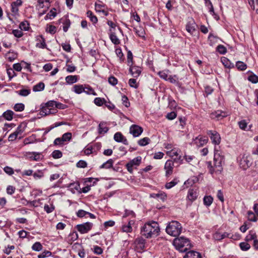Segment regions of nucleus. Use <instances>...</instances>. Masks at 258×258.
I'll list each match as a JSON object with an SVG mask.
<instances>
[{
	"mask_svg": "<svg viewBox=\"0 0 258 258\" xmlns=\"http://www.w3.org/2000/svg\"><path fill=\"white\" fill-rule=\"evenodd\" d=\"M159 232V224L155 221L145 224L141 229L142 234L147 238L158 236Z\"/></svg>",
	"mask_w": 258,
	"mask_h": 258,
	"instance_id": "obj_1",
	"label": "nucleus"
},
{
	"mask_svg": "<svg viewBox=\"0 0 258 258\" xmlns=\"http://www.w3.org/2000/svg\"><path fill=\"white\" fill-rule=\"evenodd\" d=\"M224 162L223 156L219 154L215 153L213 162H207L208 168L211 174L214 173H220L223 170L222 164Z\"/></svg>",
	"mask_w": 258,
	"mask_h": 258,
	"instance_id": "obj_2",
	"label": "nucleus"
},
{
	"mask_svg": "<svg viewBox=\"0 0 258 258\" xmlns=\"http://www.w3.org/2000/svg\"><path fill=\"white\" fill-rule=\"evenodd\" d=\"M173 244L176 248L180 252H185L191 247L188 239L182 236L174 239Z\"/></svg>",
	"mask_w": 258,
	"mask_h": 258,
	"instance_id": "obj_3",
	"label": "nucleus"
},
{
	"mask_svg": "<svg viewBox=\"0 0 258 258\" xmlns=\"http://www.w3.org/2000/svg\"><path fill=\"white\" fill-rule=\"evenodd\" d=\"M181 230V224L176 221H172L169 222L166 228V233L173 237L178 236L180 234Z\"/></svg>",
	"mask_w": 258,
	"mask_h": 258,
	"instance_id": "obj_4",
	"label": "nucleus"
},
{
	"mask_svg": "<svg viewBox=\"0 0 258 258\" xmlns=\"http://www.w3.org/2000/svg\"><path fill=\"white\" fill-rule=\"evenodd\" d=\"M22 0H16L12 3L11 5V13L8 14V17L10 20L13 21V17L17 18L19 16V8L22 5Z\"/></svg>",
	"mask_w": 258,
	"mask_h": 258,
	"instance_id": "obj_5",
	"label": "nucleus"
},
{
	"mask_svg": "<svg viewBox=\"0 0 258 258\" xmlns=\"http://www.w3.org/2000/svg\"><path fill=\"white\" fill-rule=\"evenodd\" d=\"M93 227V223L91 222H86L82 224L77 225L76 228L78 231L82 234L87 233Z\"/></svg>",
	"mask_w": 258,
	"mask_h": 258,
	"instance_id": "obj_6",
	"label": "nucleus"
},
{
	"mask_svg": "<svg viewBox=\"0 0 258 258\" xmlns=\"http://www.w3.org/2000/svg\"><path fill=\"white\" fill-rule=\"evenodd\" d=\"M50 0H38V5L37 8L38 10L44 9L39 12V15H43L50 6Z\"/></svg>",
	"mask_w": 258,
	"mask_h": 258,
	"instance_id": "obj_7",
	"label": "nucleus"
},
{
	"mask_svg": "<svg viewBox=\"0 0 258 258\" xmlns=\"http://www.w3.org/2000/svg\"><path fill=\"white\" fill-rule=\"evenodd\" d=\"M207 134L209 136L212 142L215 145H219L221 142L219 134L215 131H208Z\"/></svg>",
	"mask_w": 258,
	"mask_h": 258,
	"instance_id": "obj_8",
	"label": "nucleus"
},
{
	"mask_svg": "<svg viewBox=\"0 0 258 258\" xmlns=\"http://www.w3.org/2000/svg\"><path fill=\"white\" fill-rule=\"evenodd\" d=\"M141 159L140 156H138L126 164V167L130 173H133L134 166H139L140 164Z\"/></svg>",
	"mask_w": 258,
	"mask_h": 258,
	"instance_id": "obj_9",
	"label": "nucleus"
},
{
	"mask_svg": "<svg viewBox=\"0 0 258 258\" xmlns=\"http://www.w3.org/2000/svg\"><path fill=\"white\" fill-rule=\"evenodd\" d=\"M174 162L171 160H167L164 165L166 176L168 177L172 174Z\"/></svg>",
	"mask_w": 258,
	"mask_h": 258,
	"instance_id": "obj_10",
	"label": "nucleus"
},
{
	"mask_svg": "<svg viewBox=\"0 0 258 258\" xmlns=\"http://www.w3.org/2000/svg\"><path fill=\"white\" fill-rule=\"evenodd\" d=\"M143 130L142 127L138 125H132L130 129V132L134 137H139L143 132Z\"/></svg>",
	"mask_w": 258,
	"mask_h": 258,
	"instance_id": "obj_11",
	"label": "nucleus"
},
{
	"mask_svg": "<svg viewBox=\"0 0 258 258\" xmlns=\"http://www.w3.org/2000/svg\"><path fill=\"white\" fill-rule=\"evenodd\" d=\"M198 196V192L197 189L190 188L188 190L187 198L191 202L195 201Z\"/></svg>",
	"mask_w": 258,
	"mask_h": 258,
	"instance_id": "obj_12",
	"label": "nucleus"
},
{
	"mask_svg": "<svg viewBox=\"0 0 258 258\" xmlns=\"http://www.w3.org/2000/svg\"><path fill=\"white\" fill-rule=\"evenodd\" d=\"M57 112V109L48 108L46 106L42 107L40 111V114L42 116H45L46 115L50 114H54Z\"/></svg>",
	"mask_w": 258,
	"mask_h": 258,
	"instance_id": "obj_13",
	"label": "nucleus"
},
{
	"mask_svg": "<svg viewBox=\"0 0 258 258\" xmlns=\"http://www.w3.org/2000/svg\"><path fill=\"white\" fill-rule=\"evenodd\" d=\"M35 41V46L36 47L39 48H44L46 47L45 39L41 35L37 36L36 37Z\"/></svg>",
	"mask_w": 258,
	"mask_h": 258,
	"instance_id": "obj_14",
	"label": "nucleus"
},
{
	"mask_svg": "<svg viewBox=\"0 0 258 258\" xmlns=\"http://www.w3.org/2000/svg\"><path fill=\"white\" fill-rule=\"evenodd\" d=\"M227 113L225 112L217 111L212 113L210 114V117L212 119H217V120H220L227 116Z\"/></svg>",
	"mask_w": 258,
	"mask_h": 258,
	"instance_id": "obj_15",
	"label": "nucleus"
},
{
	"mask_svg": "<svg viewBox=\"0 0 258 258\" xmlns=\"http://www.w3.org/2000/svg\"><path fill=\"white\" fill-rule=\"evenodd\" d=\"M239 164L241 168L243 169H246L250 166L251 162L247 156L245 157L243 156L240 159Z\"/></svg>",
	"mask_w": 258,
	"mask_h": 258,
	"instance_id": "obj_16",
	"label": "nucleus"
},
{
	"mask_svg": "<svg viewBox=\"0 0 258 258\" xmlns=\"http://www.w3.org/2000/svg\"><path fill=\"white\" fill-rule=\"evenodd\" d=\"M183 258H201V255L198 252L190 250L186 252Z\"/></svg>",
	"mask_w": 258,
	"mask_h": 258,
	"instance_id": "obj_17",
	"label": "nucleus"
},
{
	"mask_svg": "<svg viewBox=\"0 0 258 258\" xmlns=\"http://www.w3.org/2000/svg\"><path fill=\"white\" fill-rule=\"evenodd\" d=\"M136 247L140 250H143L145 248V240L143 238H138L135 240Z\"/></svg>",
	"mask_w": 258,
	"mask_h": 258,
	"instance_id": "obj_18",
	"label": "nucleus"
},
{
	"mask_svg": "<svg viewBox=\"0 0 258 258\" xmlns=\"http://www.w3.org/2000/svg\"><path fill=\"white\" fill-rule=\"evenodd\" d=\"M130 72L134 77H138L141 73V69L137 66L131 67Z\"/></svg>",
	"mask_w": 258,
	"mask_h": 258,
	"instance_id": "obj_19",
	"label": "nucleus"
},
{
	"mask_svg": "<svg viewBox=\"0 0 258 258\" xmlns=\"http://www.w3.org/2000/svg\"><path fill=\"white\" fill-rule=\"evenodd\" d=\"M98 127V132L100 134H104L106 133L109 130L108 127L106 126V123L105 122H100Z\"/></svg>",
	"mask_w": 258,
	"mask_h": 258,
	"instance_id": "obj_20",
	"label": "nucleus"
},
{
	"mask_svg": "<svg viewBox=\"0 0 258 258\" xmlns=\"http://www.w3.org/2000/svg\"><path fill=\"white\" fill-rule=\"evenodd\" d=\"M195 26L196 24L193 21L189 22L186 25V30L188 32L192 34L195 31Z\"/></svg>",
	"mask_w": 258,
	"mask_h": 258,
	"instance_id": "obj_21",
	"label": "nucleus"
},
{
	"mask_svg": "<svg viewBox=\"0 0 258 258\" xmlns=\"http://www.w3.org/2000/svg\"><path fill=\"white\" fill-rule=\"evenodd\" d=\"M208 138L207 137H203L199 136L196 139V143L198 145L202 146L206 144L208 142Z\"/></svg>",
	"mask_w": 258,
	"mask_h": 258,
	"instance_id": "obj_22",
	"label": "nucleus"
},
{
	"mask_svg": "<svg viewBox=\"0 0 258 258\" xmlns=\"http://www.w3.org/2000/svg\"><path fill=\"white\" fill-rule=\"evenodd\" d=\"M256 238L257 235L256 234V233L252 230H250V231H249V233L245 237V240L246 241L248 242L251 240H254Z\"/></svg>",
	"mask_w": 258,
	"mask_h": 258,
	"instance_id": "obj_23",
	"label": "nucleus"
},
{
	"mask_svg": "<svg viewBox=\"0 0 258 258\" xmlns=\"http://www.w3.org/2000/svg\"><path fill=\"white\" fill-rule=\"evenodd\" d=\"M134 224V221L133 220H131L128 221V224L127 225H123L122 227V230L123 232H131L132 231V227L131 226L132 225Z\"/></svg>",
	"mask_w": 258,
	"mask_h": 258,
	"instance_id": "obj_24",
	"label": "nucleus"
},
{
	"mask_svg": "<svg viewBox=\"0 0 258 258\" xmlns=\"http://www.w3.org/2000/svg\"><path fill=\"white\" fill-rule=\"evenodd\" d=\"M208 39L209 41V44L213 46L215 43L217 42L219 38L217 36H214L213 34L211 33L209 35Z\"/></svg>",
	"mask_w": 258,
	"mask_h": 258,
	"instance_id": "obj_25",
	"label": "nucleus"
},
{
	"mask_svg": "<svg viewBox=\"0 0 258 258\" xmlns=\"http://www.w3.org/2000/svg\"><path fill=\"white\" fill-rule=\"evenodd\" d=\"M6 57L10 61H13L17 58V54L13 51H9L6 54Z\"/></svg>",
	"mask_w": 258,
	"mask_h": 258,
	"instance_id": "obj_26",
	"label": "nucleus"
},
{
	"mask_svg": "<svg viewBox=\"0 0 258 258\" xmlns=\"http://www.w3.org/2000/svg\"><path fill=\"white\" fill-rule=\"evenodd\" d=\"M78 77L77 76H68L66 78V82L70 84H72L77 82Z\"/></svg>",
	"mask_w": 258,
	"mask_h": 258,
	"instance_id": "obj_27",
	"label": "nucleus"
},
{
	"mask_svg": "<svg viewBox=\"0 0 258 258\" xmlns=\"http://www.w3.org/2000/svg\"><path fill=\"white\" fill-rule=\"evenodd\" d=\"M87 16L90 18V21L93 23L96 24L98 21V19L91 11H88L87 12Z\"/></svg>",
	"mask_w": 258,
	"mask_h": 258,
	"instance_id": "obj_28",
	"label": "nucleus"
},
{
	"mask_svg": "<svg viewBox=\"0 0 258 258\" xmlns=\"http://www.w3.org/2000/svg\"><path fill=\"white\" fill-rule=\"evenodd\" d=\"M45 85L43 82H39L38 84L33 86V91L38 92L44 90Z\"/></svg>",
	"mask_w": 258,
	"mask_h": 258,
	"instance_id": "obj_29",
	"label": "nucleus"
},
{
	"mask_svg": "<svg viewBox=\"0 0 258 258\" xmlns=\"http://www.w3.org/2000/svg\"><path fill=\"white\" fill-rule=\"evenodd\" d=\"M113 163V161L112 159H110L107 161L106 162L104 163L101 166L100 168H106L109 169L112 167Z\"/></svg>",
	"mask_w": 258,
	"mask_h": 258,
	"instance_id": "obj_30",
	"label": "nucleus"
},
{
	"mask_svg": "<svg viewBox=\"0 0 258 258\" xmlns=\"http://www.w3.org/2000/svg\"><path fill=\"white\" fill-rule=\"evenodd\" d=\"M204 204L207 206H210L213 203V199L210 196H207L204 198Z\"/></svg>",
	"mask_w": 258,
	"mask_h": 258,
	"instance_id": "obj_31",
	"label": "nucleus"
},
{
	"mask_svg": "<svg viewBox=\"0 0 258 258\" xmlns=\"http://www.w3.org/2000/svg\"><path fill=\"white\" fill-rule=\"evenodd\" d=\"M14 112L11 110H7L3 114V116L8 120H11L13 119Z\"/></svg>",
	"mask_w": 258,
	"mask_h": 258,
	"instance_id": "obj_32",
	"label": "nucleus"
},
{
	"mask_svg": "<svg viewBox=\"0 0 258 258\" xmlns=\"http://www.w3.org/2000/svg\"><path fill=\"white\" fill-rule=\"evenodd\" d=\"M19 27L21 30L27 31L30 28V24L27 21H25L20 23Z\"/></svg>",
	"mask_w": 258,
	"mask_h": 258,
	"instance_id": "obj_33",
	"label": "nucleus"
},
{
	"mask_svg": "<svg viewBox=\"0 0 258 258\" xmlns=\"http://www.w3.org/2000/svg\"><path fill=\"white\" fill-rule=\"evenodd\" d=\"M94 103L98 106H101L103 104H104L106 103V101L104 98H101L100 97L96 98L94 99Z\"/></svg>",
	"mask_w": 258,
	"mask_h": 258,
	"instance_id": "obj_34",
	"label": "nucleus"
},
{
	"mask_svg": "<svg viewBox=\"0 0 258 258\" xmlns=\"http://www.w3.org/2000/svg\"><path fill=\"white\" fill-rule=\"evenodd\" d=\"M236 67L240 71H244L246 70L247 66L242 61H238L236 63Z\"/></svg>",
	"mask_w": 258,
	"mask_h": 258,
	"instance_id": "obj_35",
	"label": "nucleus"
},
{
	"mask_svg": "<svg viewBox=\"0 0 258 258\" xmlns=\"http://www.w3.org/2000/svg\"><path fill=\"white\" fill-rule=\"evenodd\" d=\"M150 140L149 138L145 137L138 141V144L141 146H144L148 145L149 143Z\"/></svg>",
	"mask_w": 258,
	"mask_h": 258,
	"instance_id": "obj_36",
	"label": "nucleus"
},
{
	"mask_svg": "<svg viewBox=\"0 0 258 258\" xmlns=\"http://www.w3.org/2000/svg\"><path fill=\"white\" fill-rule=\"evenodd\" d=\"M110 39L111 42L114 44H118L120 43L119 40L118 39L117 37L115 35V34L113 33H111L110 34Z\"/></svg>",
	"mask_w": 258,
	"mask_h": 258,
	"instance_id": "obj_37",
	"label": "nucleus"
},
{
	"mask_svg": "<svg viewBox=\"0 0 258 258\" xmlns=\"http://www.w3.org/2000/svg\"><path fill=\"white\" fill-rule=\"evenodd\" d=\"M239 246L241 249L243 251L247 250L250 248V244L246 242H241L239 244Z\"/></svg>",
	"mask_w": 258,
	"mask_h": 258,
	"instance_id": "obj_38",
	"label": "nucleus"
},
{
	"mask_svg": "<svg viewBox=\"0 0 258 258\" xmlns=\"http://www.w3.org/2000/svg\"><path fill=\"white\" fill-rule=\"evenodd\" d=\"M74 90L77 94H80L85 91V88L82 85H75Z\"/></svg>",
	"mask_w": 258,
	"mask_h": 258,
	"instance_id": "obj_39",
	"label": "nucleus"
},
{
	"mask_svg": "<svg viewBox=\"0 0 258 258\" xmlns=\"http://www.w3.org/2000/svg\"><path fill=\"white\" fill-rule=\"evenodd\" d=\"M124 136L120 132L115 133L114 135V139L117 142H121Z\"/></svg>",
	"mask_w": 258,
	"mask_h": 258,
	"instance_id": "obj_40",
	"label": "nucleus"
},
{
	"mask_svg": "<svg viewBox=\"0 0 258 258\" xmlns=\"http://www.w3.org/2000/svg\"><path fill=\"white\" fill-rule=\"evenodd\" d=\"M21 96H26L31 93L30 89H21L17 92Z\"/></svg>",
	"mask_w": 258,
	"mask_h": 258,
	"instance_id": "obj_41",
	"label": "nucleus"
},
{
	"mask_svg": "<svg viewBox=\"0 0 258 258\" xmlns=\"http://www.w3.org/2000/svg\"><path fill=\"white\" fill-rule=\"evenodd\" d=\"M62 152L59 150H54L52 153V157L54 159H59L62 157Z\"/></svg>",
	"mask_w": 258,
	"mask_h": 258,
	"instance_id": "obj_42",
	"label": "nucleus"
},
{
	"mask_svg": "<svg viewBox=\"0 0 258 258\" xmlns=\"http://www.w3.org/2000/svg\"><path fill=\"white\" fill-rule=\"evenodd\" d=\"M24 105L23 103L16 104L14 107V109L16 111H22L24 109Z\"/></svg>",
	"mask_w": 258,
	"mask_h": 258,
	"instance_id": "obj_43",
	"label": "nucleus"
},
{
	"mask_svg": "<svg viewBox=\"0 0 258 258\" xmlns=\"http://www.w3.org/2000/svg\"><path fill=\"white\" fill-rule=\"evenodd\" d=\"M61 138L63 142L69 141L72 139V133L69 132L66 133L62 136Z\"/></svg>",
	"mask_w": 258,
	"mask_h": 258,
	"instance_id": "obj_44",
	"label": "nucleus"
},
{
	"mask_svg": "<svg viewBox=\"0 0 258 258\" xmlns=\"http://www.w3.org/2000/svg\"><path fill=\"white\" fill-rule=\"evenodd\" d=\"M44 176L43 172L42 170H38L33 173V177L36 179H40Z\"/></svg>",
	"mask_w": 258,
	"mask_h": 258,
	"instance_id": "obj_45",
	"label": "nucleus"
},
{
	"mask_svg": "<svg viewBox=\"0 0 258 258\" xmlns=\"http://www.w3.org/2000/svg\"><path fill=\"white\" fill-rule=\"evenodd\" d=\"M104 7V5L103 4H95V8L96 12H104V10L103 9V8Z\"/></svg>",
	"mask_w": 258,
	"mask_h": 258,
	"instance_id": "obj_46",
	"label": "nucleus"
},
{
	"mask_svg": "<svg viewBox=\"0 0 258 258\" xmlns=\"http://www.w3.org/2000/svg\"><path fill=\"white\" fill-rule=\"evenodd\" d=\"M217 50L220 53L224 54L227 52V49L225 46L222 45H219L217 47Z\"/></svg>",
	"mask_w": 258,
	"mask_h": 258,
	"instance_id": "obj_47",
	"label": "nucleus"
},
{
	"mask_svg": "<svg viewBox=\"0 0 258 258\" xmlns=\"http://www.w3.org/2000/svg\"><path fill=\"white\" fill-rule=\"evenodd\" d=\"M54 11H56L55 9H53ZM56 15V13L55 11H53V10H51L45 16V19H51L52 18H53L54 17H55Z\"/></svg>",
	"mask_w": 258,
	"mask_h": 258,
	"instance_id": "obj_48",
	"label": "nucleus"
},
{
	"mask_svg": "<svg viewBox=\"0 0 258 258\" xmlns=\"http://www.w3.org/2000/svg\"><path fill=\"white\" fill-rule=\"evenodd\" d=\"M42 245L39 242H35L33 244V250L39 251L42 249Z\"/></svg>",
	"mask_w": 258,
	"mask_h": 258,
	"instance_id": "obj_49",
	"label": "nucleus"
},
{
	"mask_svg": "<svg viewBox=\"0 0 258 258\" xmlns=\"http://www.w3.org/2000/svg\"><path fill=\"white\" fill-rule=\"evenodd\" d=\"M239 127L242 130H245L247 127V123L245 120H242L238 122Z\"/></svg>",
	"mask_w": 258,
	"mask_h": 258,
	"instance_id": "obj_50",
	"label": "nucleus"
},
{
	"mask_svg": "<svg viewBox=\"0 0 258 258\" xmlns=\"http://www.w3.org/2000/svg\"><path fill=\"white\" fill-rule=\"evenodd\" d=\"M51 254V252L48 250L44 251L42 253L39 254L38 255V258H44L45 257H48L50 256Z\"/></svg>",
	"mask_w": 258,
	"mask_h": 258,
	"instance_id": "obj_51",
	"label": "nucleus"
},
{
	"mask_svg": "<svg viewBox=\"0 0 258 258\" xmlns=\"http://www.w3.org/2000/svg\"><path fill=\"white\" fill-rule=\"evenodd\" d=\"M247 214L248 219L249 220L253 222H255L257 221V219L255 218V216L252 212L248 211Z\"/></svg>",
	"mask_w": 258,
	"mask_h": 258,
	"instance_id": "obj_52",
	"label": "nucleus"
},
{
	"mask_svg": "<svg viewBox=\"0 0 258 258\" xmlns=\"http://www.w3.org/2000/svg\"><path fill=\"white\" fill-rule=\"evenodd\" d=\"M108 82L110 85L115 86L117 84L118 81L116 78L113 76H111L108 78Z\"/></svg>",
	"mask_w": 258,
	"mask_h": 258,
	"instance_id": "obj_53",
	"label": "nucleus"
},
{
	"mask_svg": "<svg viewBox=\"0 0 258 258\" xmlns=\"http://www.w3.org/2000/svg\"><path fill=\"white\" fill-rule=\"evenodd\" d=\"M128 84L131 87L135 88H137L138 87L136 80L135 79H130L128 81Z\"/></svg>",
	"mask_w": 258,
	"mask_h": 258,
	"instance_id": "obj_54",
	"label": "nucleus"
},
{
	"mask_svg": "<svg viewBox=\"0 0 258 258\" xmlns=\"http://www.w3.org/2000/svg\"><path fill=\"white\" fill-rule=\"evenodd\" d=\"M56 102L54 100H50L45 103V105L48 108H54L56 107Z\"/></svg>",
	"mask_w": 258,
	"mask_h": 258,
	"instance_id": "obj_55",
	"label": "nucleus"
},
{
	"mask_svg": "<svg viewBox=\"0 0 258 258\" xmlns=\"http://www.w3.org/2000/svg\"><path fill=\"white\" fill-rule=\"evenodd\" d=\"M122 101L123 105L126 107H128L130 105V103L128 101L127 97L125 95H123L122 97Z\"/></svg>",
	"mask_w": 258,
	"mask_h": 258,
	"instance_id": "obj_56",
	"label": "nucleus"
},
{
	"mask_svg": "<svg viewBox=\"0 0 258 258\" xmlns=\"http://www.w3.org/2000/svg\"><path fill=\"white\" fill-rule=\"evenodd\" d=\"M248 80L253 83H256L258 82V77L255 75H250L248 77Z\"/></svg>",
	"mask_w": 258,
	"mask_h": 258,
	"instance_id": "obj_57",
	"label": "nucleus"
},
{
	"mask_svg": "<svg viewBox=\"0 0 258 258\" xmlns=\"http://www.w3.org/2000/svg\"><path fill=\"white\" fill-rule=\"evenodd\" d=\"M176 117V113L174 111L168 113L166 115V117L169 120H172Z\"/></svg>",
	"mask_w": 258,
	"mask_h": 258,
	"instance_id": "obj_58",
	"label": "nucleus"
},
{
	"mask_svg": "<svg viewBox=\"0 0 258 258\" xmlns=\"http://www.w3.org/2000/svg\"><path fill=\"white\" fill-rule=\"evenodd\" d=\"M177 183V182L176 181H175V180H174L169 182H167L165 185V187L167 189H170V188H172V187H173L174 185H175Z\"/></svg>",
	"mask_w": 258,
	"mask_h": 258,
	"instance_id": "obj_59",
	"label": "nucleus"
},
{
	"mask_svg": "<svg viewBox=\"0 0 258 258\" xmlns=\"http://www.w3.org/2000/svg\"><path fill=\"white\" fill-rule=\"evenodd\" d=\"M87 214H88V212L83 210H80L77 213V215L78 217L82 218L87 215Z\"/></svg>",
	"mask_w": 258,
	"mask_h": 258,
	"instance_id": "obj_60",
	"label": "nucleus"
},
{
	"mask_svg": "<svg viewBox=\"0 0 258 258\" xmlns=\"http://www.w3.org/2000/svg\"><path fill=\"white\" fill-rule=\"evenodd\" d=\"M4 170L8 174L11 175L14 173L13 169L10 167L6 166L4 168Z\"/></svg>",
	"mask_w": 258,
	"mask_h": 258,
	"instance_id": "obj_61",
	"label": "nucleus"
},
{
	"mask_svg": "<svg viewBox=\"0 0 258 258\" xmlns=\"http://www.w3.org/2000/svg\"><path fill=\"white\" fill-rule=\"evenodd\" d=\"M94 252L97 254H101L103 252V250L100 247L96 245L94 247Z\"/></svg>",
	"mask_w": 258,
	"mask_h": 258,
	"instance_id": "obj_62",
	"label": "nucleus"
},
{
	"mask_svg": "<svg viewBox=\"0 0 258 258\" xmlns=\"http://www.w3.org/2000/svg\"><path fill=\"white\" fill-rule=\"evenodd\" d=\"M221 61L225 67L227 68L230 67L229 60L226 57H223L221 58Z\"/></svg>",
	"mask_w": 258,
	"mask_h": 258,
	"instance_id": "obj_63",
	"label": "nucleus"
},
{
	"mask_svg": "<svg viewBox=\"0 0 258 258\" xmlns=\"http://www.w3.org/2000/svg\"><path fill=\"white\" fill-rule=\"evenodd\" d=\"M167 80L169 81L170 83H176L178 81V78L175 75L174 76H170L169 77H168Z\"/></svg>",
	"mask_w": 258,
	"mask_h": 258,
	"instance_id": "obj_64",
	"label": "nucleus"
}]
</instances>
